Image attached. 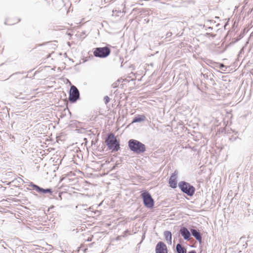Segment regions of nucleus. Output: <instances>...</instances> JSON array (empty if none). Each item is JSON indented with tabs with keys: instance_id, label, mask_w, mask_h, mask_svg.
I'll use <instances>...</instances> for the list:
<instances>
[{
	"instance_id": "1",
	"label": "nucleus",
	"mask_w": 253,
	"mask_h": 253,
	"mask_svg": "<svg viewBox=\"0 0 253 253\" xmlns=\"http://www.w3.org/2000/svg\"><path fill=\"white\" fill-rule=\"evenodd\" d=\"M130 150L137 154H140L146 151L145 145L141 142L135 139H130L128 142Z\"/></svg>"
},
{
	"instance_id": "2",
	"label": "nucleus",
	"mask_w": 253,
	"mask_h": 253,
	"mask_svg": "<svg viewBox=\"0 0 253 253\" xmlns=\"http://www.w3.org/2000/svg\"><path fill=\"white\" fill-rule=\"evenodd\" d=\"M105 143L109 150L117 152L120 148V142L113 133L109 134L106 139Z\"/></svg>"
},
{
	"instance_id": "3",
	"label": "nucleus",
	"mask_w": 253,
	"mask_h": 253,
	"mask_svg": "<svg viewBox=\"0 0 253 253\" xmlns=\"http://www.w3.org/2000/svg\"><path fill=\"white\" fill-rule=\"evenodd\" d=\"M181 190L187 195L191 196L195 192V188L189 183L185 181H181L178 184Z\"/></svg>"
},
{
	"instance_id": "4",
	"label": "nucleus",
	"mask_w": 253,
	"mask_h": 253,
	"mask_svg": "<svg viewBox=\"0 0 253 253\" xmlns=\"http://www.w3.org/2000/svg\"><path fill=\"white\" fill-rule=\"evenodd\" d=\"M110 53V49L108 47H97L95 49L93 54L96 57L105 58Z\"/></svg>"
},
{
	"instance_id": "5",
	"label": "nucleus",
	"mask_w": 253,
	"mask_h": 253,
	"mask_svg": "<svg viewBox=\"0 0 253 253\" xmlns=\"http://www.w3.org/2000/svg\"><path fill=\"white\" fill-rule=\"evenodd\" d=\"M144 205L148 208H152L154 205V201L150 193L147 192L141 194Z\"/></svg>"
},
{
	"instance_id": "6",
	"label": "nucleus",
	"mask_w": 253,
	"mask_h": 253,
	"mask_svg": "<svg viewBox=\"0 0 253 253\" xmlns=\"http://www.w3.org/2000/svg\"><path fill=\"white\" fill-rule=\"evenodd\" d=\"M80 97V93L78 88L74 85H72L69 92V100L71 102H75Z\"/></svg>"
},
{
	"instance_id": "7",
	"label": "nucleus",
	"mask_w": 253,
	"mask_h": 253,
	"mask_svg": "<svg viewBox=\"0 0 253 253\" xmlns=\"http://www.w3.org/2000/svg\"><path fill=\"white\" fill-rule=\"evenodd\" d=\"M156 253H168L166 245L162 242H159L156 247Z\"/></svg>"
},
{
	"instance_id": "8",
	"label": "nucleus",
	"mask_w": 253,
	"mask_h": 253,
	"mask_svg": "<svg viewBox=\"0 0 253 253\" xmlns=\"http://www.w3.org/2000/svg\"><path fill=\"white\" fill-rule=\"evenodd\" d=\"M177 176L176 174H175V172L172 173V174L170 177L169 180V186L172 188H175L177 186Z\"/></svg>"
},
{
	"instance_id": "9",
	"label": "nucleus",
	"mask_w": 253,
	"mask_h": 253,
	"mask_svg": "<svg viewBox=\"0 0 253 253\" xmlns=\"http://www.w3.org/2000/svg\"><path fill=\"white\" fill-rule=\"evenodd\" d=\"M180 233L185 240L190 239V233L186 227H182L180 230Z\"/></svg>"
},
{
	"instance_id": "10",
	"label": "nucleus",
	"mask_w": 253,
	"mask_h": 253,
	"mask_svg": "<svg viewBox=\"0 0 253 253\" xmlns=\"http://www.w3.org/2000/svg\"><path fill=\"white\" fill-rule=\"evenodd\" d=\"M191 232L192 236H193L197 240H198L200 242H201L202 238V236L199 232H198L196 229H191Z\"/></svg>"
},
{
	"instance_id": "11",
	"label": "nucleus",
	"mask_w": 253,
	"mask_h": 253,
	"mask_svg": "<svg viewBox=\"0 0 253 253\" xmlns=\"http://www.w3.org/2000/svg\"><path fill=\"white\" fill-rule=\"evenodd\" d=\"M146 117L144 115H138L137 116L134 118L132 121V123L144 121Z\"/></svg>"
},
{
	"instance_id": "12",
	"label": "nucleus",
	"mask_w": 253,
	"mask_h": 253,
	"mask_svg": "<svg viewBox=\"0 0 253 253\" xmlns=\"http://www.w3.org/2000/svg\"><path fill=\"white\" fill-rule=\"evenodd\" d=\"M29 186L32 187V189L36 190L37 192L43 193L44 189L40 187L38 185L31 183Z\"/></svg>"
},
{
	"instance_id": "13",
	"label": "nucleus",
	"mask_w": 253,
	"mask_h": 253,
	"mask_svg": "<svg viewBox=\"0 0 253 253\" xmlns=\"http://www.w3.org/2000/svg\"><path fill=\"white\" fill-rule=\"evenodd\" d=\"M166 240L170 244L171 243V233L170 231H165L164 232Z\"/></svg>"
},
{
	"instance_id": "14",
	"label": "nucleus",
	"mask_w": 253,
	"mask_h": 253,
	"mask_svg": "<svg viewBox=\"0 0 253 253\" xmlns=\"http://www.w3.org/2000/svg\"><path fill=\"white\" fill-rule=\"evenodd\" d=\"M176 250L177 253H186V250L180 244H177L176 246Z\"/></svg>"
},
{
	"instance_id": "15",
	"label": "nucleus",
	"mask_w": 253,
	"mask_h": 253,
	"mask_svg": "<svg viewBox=\"0 0 253 253\" xmlns=\"http://www.w3.org/2000/svg\"><path fill=\"white\" fill-rule=\"evenodd\" d=\"M110 98L108 96H105L104 97V101L106 104H107L110 101Z\"/></svg>"
},
{
	"instance_id": "16",
	"label": "nucleus",
	"mask_w": 253,
	"mask_h": 253,
	"mask_svg": "<svg viewBox=\"0 0 253 253\" xmlns=\"http://www.w3.org/2000/svg\"><path fill=\"white\" fill-rule=\"evenodd\" d=\"M51 189H44L43 193H51Z\"/></svg>"
},
{
	"instance_id": "17",
	"label": "nucleus",
	"mask_w": 253,
	"mask_h": 253,
	"mask_svg": "<svg viewBox=\"0 0 253 253\" xmlns=\"http://www.w3.org/2000/svg\"><path fill=\"white\" fill-rule=\"evenodd\" d=\"M225 67V65H224L223 64H221L220 65V68L221 69H223L222 68H224V67Z\"/></svg>"
},
{
	"instance_id": "18",
	"label": "nucleus",
	"mask_w": 253,
	"mask_h": 253,
	"mask_svg": "<svg viewBox=\"0 0 253 253\" xmlns=\"http://www.w3.org/2000/svg\"><path fill=\"white\" fill-rule=\"evenodd\" d=\"M188 253H196V252L195 251H191L189 252Z\"/></svg>"
},
{
	"instance_id": "19",
	"label": "nucleus",
	"mask_w": 253,
	"mask_h": 253,
	"mask_svg": "<svg viewBox=\"0 0 253 253\" xmlns=\"http://www.w3.org/2000/svg\"><path fill=\"white\" fill-rule=\"evenodd\" d=\"M167 35L169 36V33H168V34H167Z\"/></svg>"
}]
</instances>
